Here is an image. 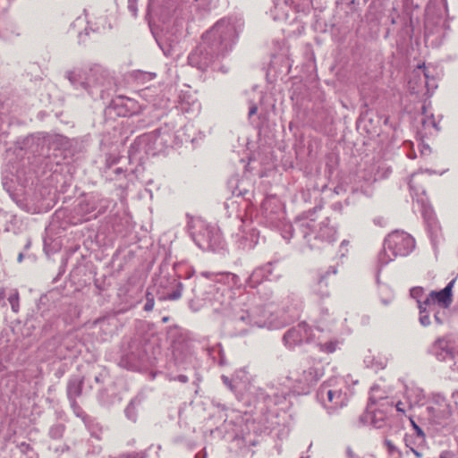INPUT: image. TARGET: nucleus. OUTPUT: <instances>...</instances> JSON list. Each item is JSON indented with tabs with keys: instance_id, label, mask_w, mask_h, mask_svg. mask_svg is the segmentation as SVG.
<instances>
[{
	"instance_id": "nucleus-13",
	"label": "nucleus",
	"mask_w": 458,
	"mask_h": 458,
	"mask_svg": "<svg viewBox=\"0 0 458 458\" xmlns=\"http://www.w3.org/2000/svg\"><path fill=\"white\" fill-rule=\"evenodd\" d=\"M385 444L390 452H393L395 449V446L394 445L392 441L386 440Z\"/></svg>"
},
{
	"instance_id": "nucleus-14",
	"label": "nucleus",
	"mask_w": 458,
	"mask_h": 458,
	"mask_svg": "<svg viewBox=\"0 0 458 458\" xmlns=\"http://www.w3.org/2000/svg\"><path fill=\"white\" fill-rule=\"evenodd\" d=\"M296 329L289 330L286 335H284V339L293 337L295 335Z\"/></svg>"
},
{
	"instance_id": "nucleus-12",
	"label": "nucleus",
	"mask_w": 458,
	"mask_h": 458,
	"mask_svg": "<svg viewBox=\"0 0 458 458\" xmlns=\"http://www.w3.org/2000/svg\"><path fill=\"white\" fill-rule=\"evenodd\" d=\"M396 407V410L399 411V412H402V413H405V409H404V404L402 402H398L395 405Z\"/></svg>"
},
{
	"instance_id": "nucleus-11",
	"label": "nucleus",
	"mask_w": 458,
	"mask_h": 458,
	"mask_svg": "<svg viewBox=\"0 0 458 458\" xmlns=\"http://www.w3.org/2000/svg\"><path fill=\"white\" fill-rule=\"evenodd\" d=\"M411 424H412L413 428L416 430V433L419 436L424 437V433H423L422 429L413 420H411Z\"/></svg>"
},
{
	"instance_id": "nucleus-9",
	"label": "nucleus",
	"mask_w": 458,
	"mask_h": 458,
	"mask_svg": "<svg viewBox=\"0 0 458 458\" xmlns=\"http://www.w3.org/2000/svg\"><path fill=\"white\" fill-rule=\"evenodd\" d=\"M155 301L153 298H149V293H147V302L144 306L146 311H151L154 308Z\"/></svg>"
},
{
	"instance_id": "nucleus-18",
	"label": "nucleus",
	"mask_w": 458,
	"mask_h": 458,
	"mask_svg": "<svg viewBox=\"0 0 458 458\" xmlns=\"http://www.w3.org/2000/svg\"><path fill=\"white\" fill-rule=\"evenodd\" d=\"M424 68H425V65H424V64H422V65H419V66H418V69H419V70H420V69H424Z\"/></svg>"
},
{
	"instance_id": "nucleus-20",
	"label": "nucleus",
	"mask_w": 458,
	"mask_h": 458,
	"mask_svg": "<svg viewBox=\"0 0 458 458\" xmlns=\"http://www.w3.org/2000/svg\"><path fill=\"white\" fill-rule=\"evenodd\" d=\"M422 292V289L421 288H418V293H417V295H420V293Z\"/></svg>"
},
{
	"instance_id": "nucleus-19",
	"label": "nucleus",
	"mask_w": 458,
	"mask_h": 458,
	"mask_svg": "<svg viewBox=\"0 0 458 458\" xmlns=\"http://www.w3.org/2000/svg\"><path fill=\"white\" fill-rule=\"evenodd\" d=\"M0 295H1V297H4V290L0 291Z\"/></svg>"
},
{
	"instance_id": "nucleus-10",
	"label": "nucleus",
	"mask_w": 458,
	"mask_h": 458,
	"mask_svg": "<svg viewBox=\"0 0 458 458\" xmlns=\"http://www.w3.org/2000/svg\"><path fill=\"white\" fill-rule=\"evenodd\" d=\"M181 296H182V291L179 289V290L174 292L173 293L169 294L167 299L174 301V300L180 299Z\"/></svg>"
},
{
	"instance_id": "nucleus-1",
	"label": "nucleus",
	"mask_w": 458,
	"mask_h": 458,
	"mask_svg": "<svg viewBox=\"0 0 458 458\" xmlns=\"http://www.w3.org/2000/svg\"><path fill=\"white\" fill-rule=\"evenodd\" d=\"M386 248L393 252L394 256H406L414 248V239L407 233L394 231L388 234L386 239Z\"/></svg>"
},
{
	"instance_id": "nucleus-15",
	"label": "nucleus",
	"mask_w": 458,
	"mask_h": 458,
	"mask_svg": "<svg viewBox=\"0 0 458 458\" xmlns=\"http://www.w3.org/2000/svg\"><path fill=\"white\" fill-rule=\"evenodd\" d=\"M435 319L437 324L442 325L444 323V320L440 318L439 314H435Z\"/></svg>"
},
{
	"instance_id": "nucleus-21",
	"label": "nucleus",
	"mask_w": 458,
	"mask_h": 458,
	"mask_svg": "<svg viewBox=\"0 0 458 458\" xmlns=\"http://www.w3.org/2000/svg\"><path fill=\"white\" fill-rule=\"evenodd\" d=\"M440 458H447V456H446V454H442L440 455Z\"/></svg>"
},
{
	"instance_id": "nucleus-2",
	"label": "nucleus",
	"mask_w": 458,
	"mask_h": 458,
	"mask_svg": "<svg viewBox=\"0 0 458 458\" xmlns=\"http://www.w3.org/2000/svg\"><path fill=\"white\" fill-rule=\"evenodd\" d=\"M330 381L324 382L318 390V396L324 402L327 401L333 405L334 408L342 407L345 403V394L340 389H330Z\"/></svg>"
},
{
	"instance_id": "nucleus-17",
	"label": "nucleus",
	"mask_w": 458,
	"mask_h": 458,
	"mask_svg": "<svg viewBox=\"0 0 458 458\" xmlns=\"http://www.w3.org/2000/svg\"><path fill=\"white\" fill-rule=\"evenodd\" d=\"M256 111H257V108H256V107H253V108L250 110V114H255V113H256Z\"/></svg>"
},
{
	"instance_id": "nucleus-4",
	"label": "nucleus",
	"mask_w": 458,
	"mask_h": 458,
	"mask_svg": "<svg viewBox=\"0 0 458 458\" xmlns=\"http://www.w3.org/2000/svg\"><path fill=\"white\" fill-rule=\"evenodd\" d=\"M322 376L323 372L313 367L303 372L304 380L309 384L318 381Z\"/></svg>"
},
{
	"instance_id": "nucleus-7",
	"label": "nucleus",
	"mask_w": 458,
	"mask_h": 458,
	"mask_svg": "<svg viewBox=\"0 0 458 458\" xmlns=\"http://www.w3.org/2000/svg\"><path fill=\"white\" fill-rule=\"evenodd\" d=\"M336 342L330 341L327 342L325 344H319V349L321 352H327V353H332L336 350Z\"/></svg>"
},
{
	"instance_id": "nucleus-5",
	"label": "nucleus",
	"mask_w": 458,
	"mask_h": 458,
	"mask_svg": "<svg viewBox=\"0 0 458 458\" xmlns=\"http://www.w3.org/2000/svg\"><path fill=\"white\" fill-rule=\"evenodd\" d=\"M386 413L383 410L378 409L374 411L372 417V423L376 428H382L386 420Z\"/></svg>"
},
{
	"instance_id": "nucleus-8",
	"label": "nucleus",
	"mask_w": 458,
	"mask_h": 458,
	"mask_svg": "<svg viewBox=\"0 0 458 458\" xmlns=\"http://www.w3.org/2000/svg\"><path fill=\"white\" fill-rule=\"evenodd\" d=\"M424 306L425 305L423 303L419 301V309H420V314L425 312ZM420 321L421 325H423L424 327H427L430 324V318L428 314L420 315Z\"/></svg>"
},
{
	"instance_id": "nucleus-6",
	"label": "nucleus",
	"mask_w": 458,
	"mask_h": 458,
	"mask_svg": "<svg viewBox=\"0 0 458 458\" xmlns=\"http://www.w3.org/2000/svg\"><path fill=\"white\" fill-rule=\"evenodd\" d=\"M19 301H20L19 293L17 290H14V292L8 297V301L11 305L12 310L14 313H18V311H19V308H20Z\"/></svg>"
},
{
	"instance_id": "nucleus-16",
	"label": "nucleus",
	"mask_w": 458,
	"mask_h": 458,
	"mask_svg": "<svg viewBox=\"0 0 458 458\" xmlns=\"http://www.w3.org/2000/svg\"><path fill=\"white\" fill-rule=\"evenodd\" d=\"M411 451L415 454V456L417 458H421L422 457V454H420V452H418L417 450H415L414 448H411Z\"/></svg>"
},
{
	"instance_id": "nucleus-3",
	"label": "nucleus",
	"mask_w": 458,
	"mask_h": 458,
	"mask_svg": "<svg viewBox=\"0 0 458 458\" xmlns=\"http://www.w3.org/2000/svg\"><path fill=\"white\" fill-rule=\"evenodd\" d=\"M454 281H451L443 290L431 292L423 304L428 306L432 303H438L443 308H447L452 302V288Z\"/></svg>"
}]
</instances>
